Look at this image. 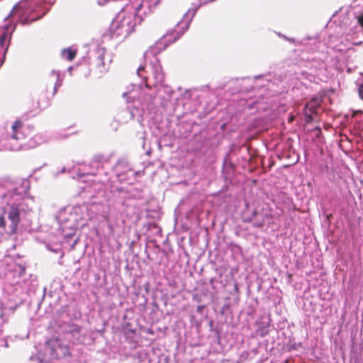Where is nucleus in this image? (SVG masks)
I'll use <instances>...</instances> for the list:
<instances>
[{"label": "nucleus", "mask_w": 363, "mask_h": 363, "mask_svg": "<svg viewBox=\"0 0 363 363\" xmlns=\"http://www.w3.org/2000/svg\"><path fill=\"white\" fill-rule=\"evenodd\" d=\"M111 7L121 9L113 20L109 28L113 38L125 39L135 30L138 25L143 21L141 13L143 4L133 5L132 3L124 4L123 1H114Z\"/></svg>", "instance_id": "f257e3e1"}, {"label": "nucleus", "mask_w": 363, "mask_h": 363, "mask_svg": "<svg viewBox=\"0 0 363 363\" xmlns=\"http://www.w3.org/2000/svg\"><path fill=\"white\" fill-rule=\"evenodd\" d=\"M12 133L4 140L5 149L11 151H18L23 146L34 147L35 144L28 145L22 141L26 138L31 139L33 134V127L26 125L21 121L16 120L11 126Z\"/></svg>", "instance_id": "f03ea898"}, {"label": "nucleus", "mask_w": 363, "mask_h": 363, "mask_svg": "<svg viewBox=\"0 0 363 363\" xmlns=\"http://www.w3.org/2000/svg\"><path fill=\"white\" fill-rule=\"evenodd\" d=\"M46 345L50 348L51 354L57 359L71 356L68 345H65L58 338H52L48 340L46 342Z\"/></svg>", "instance_id": "7ed1b4c3"}, {"label": "nucleus", "mask_w": 363, "mask_h": 363, "mask_svg": "<svg viewBox=\"0 0 363 363\" xmlns=\"http://www.w3.org/2000/svg\"><path fill=\"white\" fill-rule=\"evenodd\" d=\"M50 104V99L44 94L38 96L36 102L32 101L28 103V108L33 115L38 114L41 111L45 109Z\"/></svg>", "instance_id": "20e7f679"}, {"label": "nucleus", "mask_w": 363, "mask_h": 363, "mask_svg": "<svg viewBox=\"0 0 363 363\" xmlns=\"http://www.w3.org/2000/svg\"><path fill=\"white\" fill-rule=\"evenodd\" d=\"M8 218L11 222V228L12 231L16 232L17 227L21 221L20 211L17 206L12 205L11 206L8 214Z\"/></svg>", "instance_id": "39448f33"}, {"label": "nucleus", "mask_w": 363, "mask_h": 363, "mask_svg": "<svg viewBox=\"0 0 363 363\" xmlns=\"http://www.w3.org/2000/svg\"><path fill=\"white\" fill-rule=\"evenodd\" d=\"M167 47L165 41L162 39L160 41L157 42L156 45L151 47L149 50L152 55L158 54L162 50H164Z\"/></svg>", "instance_id": "423d86ee"}, {"label": "nucleus", "mask_w": 363, "mask_h": 363, "mask_svg": "<svg viewBox=\"0 0 363 363\" xmlns=\"http://www.w3.org/2000/svg\"><path fill=\"white\" fill-rule=\"evenodd\" d=\"M76 55L77 50H72L71 48L64 49L62 51V56L69 61H72L76 57Z\"/></svg>", "instance_id": "0eeeda50"}, {"label": "nucleus", "mask_w": 363, "mask_h": 363, "mask_svg": "<svg viewBox=\"0 0 363 363\" xmlns=\"http://www.w3.org/2000/svg\"><path fill=\"white\" fill-rule=\"evenodd\" d=\"M318 104L317 100H311L310 102L306 104L305 107V111L308 112L311 114H317Z\"/></svg>", "instance_id": "6e6552de"}, {"label": "nucleus", "mask_w": 363, "mask_h": 363, "mask_svg": "<svg viewBox=\"0 0 363 363\" xmlns=\"http://www.w3.org/2000/svg\"><path fill=\"white\" fill-rule=\"evenodd\" d=\"M184 32V30L183 31L173 30L170 33H168L165 36V38H169L167 39V41L172 43L175 42L177 40H178L183 35Z\"/></svg>", "instance_id": "1a4fd4ad"}, {"label": "nucleus", "mask_w": 363, "mask_h": 363, "mask_svg": "<svg viewBox=\"0 0 363 363\" xmlns=\"http://www.w3.org/2000/svg\"><path fill=\"white\" fill-rule=\"evenodd\" d=\"M52 75L53 76V77L55 79V84H54V87H53V91H52V96H54L57 91V89L61 86V82L59 79V74L57 73H55V72H52Z\"/></svg>", "instance_id": "9d476101"}, {"label": "nucleus", "mask_w": 363, "mask_h": 363, "mask_svg": "<svg viewBox=\"0 0 363 363\" xmlns=\"http://www.w3.org/2000/svg\"><path fill=\"white\" fill-rule=\"evenodd\" d=\"M313 115L311 113H309L307 111H305L304 116H305V121L306 123H311L313 121Z\"/></svg>", "instance_id": "9b49d317"}, {"label": "nucleus", "mask_w": 363, "mask_h": 363, "mask_svg": "<svg viewBox=\"0 0 363 363\" xmlns=\"http://www.w3.org/2000/svg\"><path fill=\"white\" fill-rule=\"evenodd\" d=\"M0 227L4 228L6 227V220L4 216H0Z\"/></svg>", "instance_id": "f8f14e48"}, {"label": "nucleus", "mask_w": 363, "mask_h": 363, "mask_svg": "<svg viewBox=\"0 0 363 363\" xmlns=\"http://www.w3.org/2000/svg\"><path fill=\"white\" fill-rule=\"evenodd\" d=\"M357 20L359 25L363 27V13L358 16Z\"/></svg>", "instance_id": "ddd939ff"}, {"label": "nucleus", "mask_w": 363, "mask_h": 363, "mask_svg": "<svg viewBox=\"0 0 363 363\" xmlns=\"http://www.w3.org/2000/svg\"><path fill=\"white\" fill-rule=\"evenodd\" d=\"M359 93L360 97L363 99V86H361L359 89Z\"/></svg>", "instance_id": "4468645a"}, {"label": "nucleus", "mask_w": 363, "mask_h": 363, "mask_svg": "<svg viewBox=\"0 0 363 363\" xmlns=\"http://www.w3.org/2000/svg\"><path fill=\"white\" fill-rule=\"evenodd\" d=\"M94 160L97 162H100L102 160V156L101 155H96L94 157Z\"/></svg>", "instance_id": "2eb2a0df"}, {"label": "nucleus", "mask_w": 363, "mask_h": 363, "mask_svg": "<svg viewBox=\"0 0 363 363\" xmlns=\"http://www.w3.org/2000/svg\"><path fill=\"white\" fill-rule=\"evenodd\" d=\"M254 225L257 227V228H261L264 225V223H254Z\"/></svg>", "instance_id": "dca6fc26"}, {"label": "nucleus", "mask_w": 363, "mask_h": 363, "mask_svg": "<svg viewBox=\"0 0 363 363\" xmlns=\"http://www.w3.org/2000/svg\"><path fill=\"white\" fill-rule=\"evenodd\" d=\"M294 116H291L289 118V123H291L293 121H294Z\"/></svg>", "instance_id": "f3484780"}, {"label": "nucleus", "mask_w": 363, "mask_h": 363, "mask_svg": "<svg viewBox=\"0 0 363 363\" xmlns=\"http://www.w3.org/2000/svg\"><path fill=\"white\" fill-rule=\"evenodd\" d=\"M143 69H144V68H143V67H140L138 69V73L139 74V73H140V72L141 70H143Z\"/></svg>", "instance_id": "a211bd4d"}, {"label": "nucleus", "mask_w": 363, "mask_h": 363, "mask_svg": "<svg viewBox=\"0 0 363 363\" xmlns=\"http://www.w3.org/2000/svg\"><path fill=\"white\" fill-rule=\"evenodd\" d=\"M101 62H102V64H104V57H101Z\"/></svg>", "instance_id": "6ab92c4d"}, {"label": "nucleus", "mask_w": 363, "mask_h": 363, "mask_svg": "<svg viewBox=\"0 0 363 363\" xmlns=\"http://www.w3.org/2000/svg\"><path fill=\"white\" fill-rule=\"evenodd\" d=\"M235 289H236V290H238V286H237V285L235 286Z\"/></svg>", "instance_id": "aec40b11"}]
</instances>
